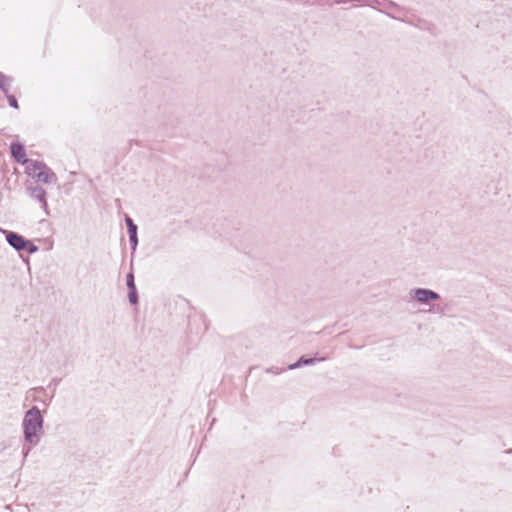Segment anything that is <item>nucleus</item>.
<instances>
[{
  "mask_svg": "<svg viewBox=\"0 0 512 512\" xmlns=\"http://www.w3.org/2000/svg\"><path fill=\"white\" fill-rule=\"evenodd\" d=\"M24 416H26V417L41 416V411L38 407L33 406L32 408H30L29 410L26 411Z\"/></svg>",
  "mask_w": 512,
  "mask_h": 512,
  "instance_id": "9d476101",
  "label": "nucleus"
},
{
  "mask_svg": "<svg viewBox=\"0 0 512 512\" xmlns=\"http://www.w3.org/2000/svg\"><path fill=\"white\" fill-rule=\"evenodd\" d=\"M5 75L3 73L0 72V80L3 79Z\"/></svg>",
  "mask_w": 512,
  "mask_h": 512,
  "instance_id": "a211bd4d",
  "label": "nucleus"
},
{
  "mask_svg": "<svg viewBox=\"0 0 512 512\" xmlns=\"http://www.w3.org/2000/svg\"><path fill=\"white\" fill-rule=\"evenodd\" d=\"M25 172L29 177L44 184H55L57 182L56 174L43 162L34 160L28 163Z\"/></svg>",
  "mask_w": 512,
  "mask_h": 512,
  "instance_id": "f257e3e1",
  "label": "nucleus"
},
{
  "mask_svg": "<svg viewBox=\"0 0 512 512\" xmlns=\"http://www.w3.org/2000/svg\"><path fill=\"white\" fill-rule=\"evenodd\" d=\"M127 287L129 288V290H135L136 289V286H135V283H134V276L132 273H129L127 275Z\"/></svg>",
  "mask_w": 512,
  "mask_h": 512,
  "instance_id": "9b49d317",
  "label": "nucleus"
},
{
  "mask_svg": "<svg viewBox=\"0 0 512 512\" xmlns=\"http://www.w3.org/2000/svg\"><path fill=\"white\" fill-rule=\"evenodd\" d=\"M409 296L412 300L417 301L423 305H430L433 301L440 299V295L427 288H414L409 291Z\"/></svg>",
  "mask_w": 512,
  "mask_h": 512,
  "instance_id": "7ed1b4c3",
  "label": "nucleus"
},
{
  "mask_svg": "<svg viewBox=\"0 0 512 512\" xmlns=\"http://www.w3.org/2000/svg\"><path fill=\"white\" fill-rule=\"evenodd\" d=\"M125 222H126V225H127L128 234L129 235L130 234H136L137 233V226L133 222V220L129 216H126L125 217Z\"/></svg>",
  "mask_w": 512,
  "mask_h": 512,
  "instance_id": "1a4fd4ad",
  "label": "nucleus"
},
{
  "mask_svg": "<svg viewBox=\"0 0 512 512\" xmlns=\"http://www.w3.org/2000/svg\"><path fill=\"white\" fill-rule=\"evenodd\" d=\"M321 360H323V358H321ZM316 361H320V359L301 357L297 362H295L293 364H290L288 366V369L289 370H294V369H297V368H299L301 366L312 365Z\"/></svg>",
  "mask_w": 512,
  "mask_h": 512,
  "instance_id": "0eeeda50",
  "label": "nucleus"
},
{
  "mask_svg": "<svg viewBox=\"0 0 512 512\" xmlns=\"http://www.w3.org/2000/svg\"><path fill=\"white\" fill-rule=\"evenodd\" d=\"M10 150H11L12 156L15 158V160L18 163L25 164L26 166H28V163L33 161L26 157V152H25L24 146L21 143H18V142L11 143Z\"/></svg>",
  "mask_w": 512,
  "mask_h": 512,
  "instance_id": "423d86ee",
  "label": "nucleus"
},
{
  "mask_svg": "<svg viewBox=\"0 0 512 512\" xmlns=\"http://www.w3.org/2000/svg\"><path fill=\"white\" fill-rule=\"evenodd\" d=\"M28 453H29V449L25 450L24 451V457H26L28 455Z\"/></svg>",
  "mask_w": 512,
  "mask_h": 512,
  "instance_id": "f3484780",
  "label": "nucleus"
},
{
  "mask_svg": "<svg viewBox=\"0 0 512 512\" xmlns=\"http://www.w3.org/2000/svg\"><path fill=\"white\" fill-rule=\"evenodd\" d=\"M23 429L26 442L38 444L43 435V418H24Z\"/></svg>",
  "mask_w": 512,
  "mask_h": 512,
  "instance_id": "f03ea898",
  "label": "nucleus"
},
{
  "mask_svg": "<svg viewBox=\"0 0 512 512\" xmlns=\"http://www.w3.org/2000/svg\"><path fill=\"white\" fill-rule=\"evenodd\" d=\"M6 97H7V99H8V103H9V105H10L11 107H13V108L17 109V108H18V102H17V100H16L15 96L10 95V94L8 93V94H6Z\"/></svg>",
  "mask_w": 512,
  "mask_h": 512,
  "instance_id": "ddd939ff",
  "label": "nucleus"
},
{
  "mask_svg": "<svg viewBox=\"0 0 512 512\" xmlns=\"http://www.w3.org/2000/svg\"><path fill=\"white\" fill-rule=\"evenodd\" d=\"M25 250H27L30 254H33L38 251V247L28 240V244L25 246Z\"/></svg>",
  "mask_w": 512,
  "mask_h": 512,
  "instance_id": "4468645a",
  "label": "nucleus"
},
{
  "mask_svg": "<svg viewBox=\"0 0 512 512\" xmlns=\"http://www.w3.org/2000/svg\"><path fill=\"white\" fill-rule=\"evenodd\" d=\"M128 298L131 304H136L138 301L137 291L135 290H129Z\"/></svg>",
  "mask_w": 512,
  "mask_h": 512,
  "instance_id": "f8f14e48",
  "label": "nucleus"
},
{
  "mask_svg": "<svg viewBox=\"0 0 512 512\" xmlns=\"http://www.w3.org/2000/svg\"><path fill=\"white\" fill-rule=\"evenodd\" d=\"M6 237V241L8 244L13 247L17 251L25 250V246L28 244V240H26L20 234L13 231H3Z\"/></svg>",
  "mask_w": 512,
  "mask_h": 512,
  "instance_id": "20e7f679",
  "label": "nucleus"
},
{
  "mask_svg": "<svg viewBox=\"0 0 512 512\" xmlns=\"http://www.w3.org/2000/svg\"><path fill=\"white\" fill-rule=\"evenodd\" d=\"M129 240H130V243H131V246H132V249L135 250L136 247H137V244H138V237H137V233L136 234H130L129 235Z\"/></svg>",
  "mask_w": 512,
  "mask_h": 512,
  "instance_id": "2eb2a0df",
  "label": "nucleus"
},
{
  "mask_svg": "<svg viewBox=\"0 0 512 512\" xmlns=\"http://www.w3.org/2000/svg\"><path fill=\"white\" fill-rule=\"evenodd\" d=\"M12 83V78L9 76H4L3 79L0 80V89L4 92V94L9 93V89Z\"/></svg>",
  "mask_w": 512,
  "mask_h": 512,
  "instance_id": "6e6552de",
  "label": "nucleus"
},
{
  "mask_svg": "<svg viewBox=\"0 0 512 512\" xmlns=\"http://www.w3.org/2000/svg\"><path fill=\"white\" fill-rule=\"evenodd\" d=\"M27 191L32 198L39 201V203L41 204V207L44 209L46 214L49 215L48 204L46 201V191L38 185L28 186Z\"/></svg>",
  "mask_w": 512,
  "mask_h": 512,
  "instance_id": "39448f33",
  "label": "nucleus"
},
{
  "mask_svg": "<svg viewBox=\"0 0 512 512\" xmlns=\"http://www.w3.org/2000/svg\"><path fill=\"white\" fill-rule=\"evenodd\" d=\"M283 371H284V369H279L277 367H270V368L266 369V373H271V374H275V375H278V374L282 373Z\"/></svg>",
  "mask_w": 512,
  "mask_h": 512,
  "instance_id": "dca6fc26",
  "label": "nucleus"
}]
</instances>
